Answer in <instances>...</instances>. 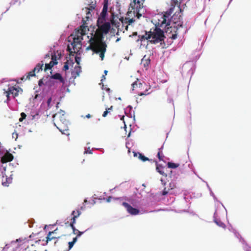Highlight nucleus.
I'll return each instance as SVG.
<instances>
[{
  "label": "nucleus",
  "instance_id": "nucleus-1",
  "mask_svg": "<svg viewBox=\"0 0 251 251\" xmlns=\"http://www.w3.org/2000/svg\"><path fill=\"white\" fill-rule=\"evenodd\" d=\"M171 15L168 12H165L163 16L161 17L162 20L158 22V25H160L161 27H163L164 25H165V27L166 29V32H172L174 31L175 33L173 34L170 38L172 39H176L177 38V31L178 30L179 27H183L182 23L179 22V23H177V22H174L173 20V17H172L171 19H170L171 17Z\"/></svg>",
  "mask_w": 251,
  "mask_h": 251
},
{
  "label": "nucleus",
  "instance_id": "nucleus-2",
  "mask_svg": "<svg viewBox=\"0 0 251 251\" xmlns=\"http://www.w3.org/2000/svg\"><path fill=\"white\" fill-rule=\"evenodd\" d=\"M165 38L163 31L157 26L151 29L149 32L146 31L145 35L141 37L142 40H149L153 44L163 41Z\"/></svg>",
  "mask_w": 251,
  "mask_h": 251
},
{
  "label": "nucleus",
  "instance_id": "nucleus-3",
  "mask_svg": "<svg viewBox=\"0 0 251 251\" xmlns=\"http://www.w3.org/2000/svg\"><path fill=\"white\" fill-rule=\"evenodd\" d=\"M141 8L139 7L136 8V6L131 7L130 4L128 10L126 13V17L119 18V20L121 21L123 25H124L125 24L126 25V30L127 29L128 25L135 22V18L136 17L139 19L142 16V14L140 13V10Z\"/></svg>",
  "mask_w": 251,
  "mask_h": 251
},
{
  "label": "nucleus",
  "instance_id": "nucleus-4",
  "mask_svg": "<svg viewBox=\"0 0 251 251\" xmlns=\"http://www.w3.org/2000/svg\"><path fill=\"white\" fill-rule=\"evenodd\" d=\"M97 29L95 31L94 35L96 39H99L100 41H104V35H106L109 32L111 28V24L109 22L97 21Z\"/></svg>",
  "mask_w": 251,
  "mask_h": 251
},
{
  "label": "nucleus",
  "instance_id": "nucleus-5",
  "mask_svg": "<svg viewBox=\"0 0 251 251\" xmlns=\"http://www.w3.org/2000/svg\"><path fill=\"white\" fill-rule=\"evenodd\" d=\"M96 7L95 3H93L92 2L89 5L88 7H85L82 9V11H83L86 13V17L84 19H83V25L80 26V28L75 32L80 35V36H82L86 34V32L88 30V28L87 25H86L87 23L86 21H88L89 19L91 17V11L95 9Z\"/></svg>",
  "mask_w": 251,
  "mask_h": 251
},
{
  "label": "nucleus",
  "instance_id": "nucleus-6",
  "mask_svg": "<svg viewBox=\"0 0 251 251\" xmlns=\"http://www.w3.org/2000/svg\"><path fill=\"white\" fill-rule=\"evenodd\" d=\"M22 91V89L18 86L17 87L11 86L9 87L7 90H4L3 94L7 98L6 100L4 101L7 102L10 100L9 95L10 94L12 95L13 98H15L18 96L19 93Z\"/></svg>",
  "mask_w": 251,
  "mask_h": 251
},
{
  "label": "nucleus",
  "instance_id": "nucleus-7",
  "mask_svg": "<svg viewBox=\"0 0 251 251\" xmlns=\"http://www.w3.org/2000/svg\"><path fill=\"white\" fill-rule=\"evenodd\" d=\"M64 120L63 122H61L58 120L54 123L55 126L59 129V130L64 134H69V128L68 126V122L66 119Z\"/></svg>",
  "mask_w": 251,
  "mask_h": 251
},
{
  "label": "nucleus",
  "instance_id": "nucleus-8",
  "mask_svg": "<svg viewBox=\"0 0 251 251\" xmlns=\"http://www.w3.org/2000/svg\"><path fill=\"white\" fill-rule=\"evenodd\" d=\"M49 79L46 81L45 83V85L49 87H51L54 85V81L52 79L58 80L60 82L62 83V84H65V81L64 79L63 78L61 75L59 73H55L54 75L49 76Z\"/></svg>",
  "mask_w": 251,
  "mask_h": 251
},
{
  "label": "nucleus",
  "instance_id": "nucleus-9",
  "mask_svg": "<svg viewBox=\"0 0 251 251\" xmlns=\"http://www.w3.org/2000/svg\"><path fill=\"white\" fill-rule=\"evenodd\" d=\"M57 228L54 230L52 231H50L47 234L45 240H43L42 241L44 243L42 245L43 246H47L50 241L54 240V246H55L57 243V239L60 238V236H56L54 235V234L57 233Z\"/></svg>",
  "mask_w": 251,
  "mask_h": 251
},
{
  "label": "nucleus",
  "instance_id": "nucleus-10",
  "mask_svg": "<svg viewBox=\"0 0 251 251\" xmlns=\"http://www.w3.org/2000/svg\"><path fill=\"white\" fill-rule=\"evenodd\" d=\"M101 42V41L99 39H96L95 37L93 36V37H91L89 40L90 45L86 48V50H92L95 53L100 46V43Z\"/></svg>",
  "mask_w": 251,
  "mask_h": 251
},
{
  "label": "nucleus",
  "instance_id": "nucleus-11",
  "mask_svg": "<svg viewBox=\"0 0 251 251\" xmlns=\"http://www.w3.org/2000/svg\"><path fill=\"white\" fill-rule=\"evenodd\" d=\"M107 47V44L105 41H101L100 43V46L98 47L96 53H100V57L101 60H103L104 57V54L106 51V48Z\"/></svg>",
  "mask_w": 251,
  "mask_h": 251
},
{
  "label": "nucleus",
  "instance_id": "nucleus-12",
  "mask_svg": "<svg viewBox=\"0 0 251 251\" xmlns=\"http://www.w3.org/2000/svg\"><path fill=\"white\" fill-rule=\"evenodd\" d=\"M108 0H104L103 6L101 12L99 16L97 21H106V16L107 14Z\"/></svg>",
  "mask_w": 251,
  "mask_h": 251
},
{
  "label": "nucleus",
  "instance_id": "nucleus-13",
  "mask_svg": "<svg viewBox=\"0 0 251 251\" xmlns=\"http://www.w3.org/2000/svg\"><path fill=\"white\" fill-rule=\"evenodd\" d=\"M122 205L126 208L127 212L132 215H136L139 213V210L132 207L127 202H123Z\"/></svg>",
  "mask_w": 251,
  "mask_h": 251
},
{
  "label": "nucleus",
  "instance_id": "nucleus-14",
  "mask_svg": "<svg viewBox=\"0 0 251 251\" xmlns=\"http://www.w3.org/2000/svg\"><path fill=\"white\" fill-rule=\"evenodd\" d=\"M110 21L109 22L110 23L111 25H112L113 27L119 29L120 24H122L121 21H120L118 17L114 15L113 13H112L111 15Z\"/></svg>",
  "mask_w": 251,
  "mask_h": 251
},
{
  "label": "nucleus",
  "instance_id": "nucleus-15",
  "mask_svg": "<svg viewBox=\"0 0 251 251\" xmlns=\"http://www.w3.org/2000/svg\"><path fill=\"white\" fill-rule=\"evenodd\" d=\"M82 37L80 36V35L75 32V36L74 37L73 42L71 44V45L78 46V48H81V42L83 39Z\"/></svg>",
  "mask_w": 251,
  "mask_h": 251
},
{
  "label": "nucleus",
  "instance_id": "nucleus-16",
  "mask_svg": "<svg viewBox=\"0 0 251 251\" xmlns=\"http://www.w3.org/2000/svg\"><path fill=\"white\" fill-rule=\"evenodd\" d=\"M13 159V155L8 152H6L1 157V162L3 163L11 161Z\"/></svg>",
  "mask_w": 251,
  "mask_h": 251
},
{
  "label": "nucleus",
  "instance_id": "nucleus-17",
  "mask_svg": "<svg viewBox=\"0 0 251 251\" xmlns=\"http://www.w3.org/2000/svg\"><path fill=\"white\" fill-rule=\"evenodd\" d=\"M64 113L65 112L62 110H60V111L58 113H56L53 116V118L54 119V121H55L54 122H56V120H58L61 122H63L64 120L63 119H66L64 116Z\"/></svg>",
  "mask_w": 251,
  "mask_h": 251
},
{
  "label": "nucleus",
  "instance_id": "nucleus-18",
  "mask_svg": "<svg viewBox=\"0 0 251 251\" xmlns=\"http://www.w3.org/2000/svg\"><path fill=\"white\" fill-rule=\"evenodd\" d=\"M75 223V219H74V222H71L70 225L73 229V233L74 234L76 235V237H77V238L78 237H80L83 233V232L80 231L78 229H77L75 228V227L74 226V224Z\"/></svg>",
  "mask_w": 251,
  "mask_h": 251
},
{
  "label": "nucleus",
  "instance_id": "nucleus-19",
  "mask_svg": "<svg viewBox=\"0 0 251 251\" xmlns=\"http://www.w3.org/2000/svg\"><path fill=\"white\" fill-rule=\"evenodd\" d=\"M144 1V0H130V6L131 7L136 6V8L137 7L142 8Z\"/></svg>",
  "mask_w": 251,
  "mask_h": 251
},
{
  "label": "nucleus",
  "instance_id": "nucleus-20",
  "mask_svg": "<svg viewBox=\"0 0 251 251\" xmlns=\"http://www.w3.org/2000/svg\"><path fill=\"white\" fill-rule=\"evenodd\" d=\"M68 50L70 52V54H72L73 53H76L79 51V50L80 48H78V46H74V45H68Z\"/></svg>",
  "mask_w": 251,
  "mask_h": 251
},
{
  "label": "nucleus",
  "instance_id": "nucleus-21",
  "mask_svg": "<svg viewBox=\"0 0 251 251\" xmlns=\"http://www.w3.org/2000/svg\"><path fill=\"white\" fill-rule=\"evenodd\" d=\"M132 90H135V89H137L138 88H141L143 86V84L141 82V81L138 79H137L136 81H135L132 84Z\"/></svg>",
  "mask_w": 251,
  "mask_h": 251
},
{
  "label": "nucleus",
  "instance_id": "nucleus-22",
  "mask_svg": "<svg viewBox=\"0 0 251 251\" xmlns=\"http://www.w3.org/2000/svg\"><path fill=\"white\" fill-rule=\"evenodd\" d=\"M44 62L43 61H41L40 62L38 63L35 68L33 69L34 71L35 72V73H39L40 71H42L43 70V67L44 66Z\"/></svg>",
  "mask_w": 251,
  "mask_h": 251
},
{
  "label": "nucleus",
  "instance_id": "nucleus-23",
  "mask_svg": "<svg viewBox=\"0 0 251 251\" xmlns=\"http://www.w3.org/2000/svg\"><path fill=\"white\" fill-rule=\"evenodd\" d=\"M35 72L34 71V70L33 69L32 71L29 72L28 73H27V75H26V77H25V76H23L22 78V80H26L27 79H29L30 77H32V76H35Z\"/></svg>",
  "mask_w": 251,
  "mask_h": 251
},
{
  "label": "nucleus",
  "instance_id": "nucleus-24",
  "mask_svg": "<svg viewBox=\"0 0 251 251\" xmlns=\"http://www.w3.org/2000/svg\"><path fill=\"white\" fill-rule=\"evenodd\" d=\"M163 147L162 146L160 148L158 149V151L157 153V157L160 161H163L164 155L163 153L162 149Z\"/></svg>",
  "mask_w": 251,
  "mask_h": 251
},
{
  "label": "nucleus",
  "instance_id": "nucleus-25",
  "mask_svg": "<svg viewBox=\"0 0 251 251\" xmlns=\"http://www.w3.org/2000/svg\"><path fill=\"white\" fill-rule=\"evenodd\" d=\"M80 72V67L78 66L77 67L75 68L74 71H73L72 72V75L73 77L75 78L79 75Z\"/></svg>",
  "mask_w": 251,
  "mask_h": 251
},
{
  "label": "nucleus",
  "instance_id": "nucleus-26",
  "mask_svg": "<svg viewBox=\"0 0 251 251\" xmlns=\"http://www.w3.org/2000/svg\"><path fill=\"white\" fill-rule=\"evenodd\" d=\"M156 169L157 170V171L161 175H163V176H167V174H166L165 173H164V172H163V170L164 169V167H162V166L161 165H158L157 163H156Z\"/></svg>",
  "mask_w": 251,
  "mask_h": 251
},
{
  "label": "nucleus",
  "instance_id": "nucleus-27",
  "mask_svg": "<svg viewBox=\"0 0 251 251\" xmlns=\"http://www.w3.org/2000/svg\"><path fill=\"white\" fill-rule=\"evenodd\" d=\"M80 212L77 210L76 211H73L72 212V215L73 216V217L72 218V222H74V219H75V220L76 218H77L80 215Z\"/></svg>",
  "mask_w": 251,
  "mask_h": 251
},
{
  "label": "nucleus",
  "instance_id": "nucleus-28",
  "mask_svg": "<svg viewBox=\"0 0 251 251\" xmlns=\"http://www.w3.org/2000/svg\"><path fill=\"white\" fill-rule=\"evenodd\" d=\"M11 182V179L10 178H7L6 176H2V183L4 186H8V184Z\"/></svg>",
  "mask_w": 251,
  "mask_h": 251
},
{
  "label": "nucleus",
  "instance_id": "nucleus-29",
  "mask_svg": "<svg viewBox=\"0 0 251 251\" xmlns=\"http://www.w3.org/2000/svg\"><path fill=\"white\" fill-rule=\"evenodd\" d=\"M77 237H75L73 238L72 241L69 242L68 243L69 248H68V251L70 250L73 248V247L74 246L75 243L77 241Z\"/></svg>",
  "mask_w": 251,
  "mask_h": 251
},
{
  "label": "nucleus",
  "instance_id": "nucleus-30",
  "mask_svg": "<svg viewBox=\"0 0 251 251\" xmlns=\"http://www.w3.org/2000/svg\"><path fill=\"white\" fill-rule=\"evenodd\" d=\"M61 54L60 53H58L57 55L54 53L51 55V61H54V62H57V60L59 59L61 57Z\"/></svg>",
  "mask_w": 251,
  "mask_h": 251
},
{
  "label": "nucleus",
  "instance_id": "nucleus-31",
  "mask_svg": "<svg viewBox=\"0 0 251 251\" xmlns=\"http://www.w3.org/2000/svg\"><path fill=\"white\" fill-rule=\"evenodd\" d=\"M179 166V164H176L173 162H168L167 163V166L169 168L175 169Z\"/></svg>",
  "mask_w": 251,
  "mask_h": 251
},
{
  "label": "nucleus",
  "instance_id": "nucleus-32",
  "mask_svg": "<svg viewBox=\"0 0 251 251\" xmlns=\"http://www.w3.org/2000/svg\"><path fill=\"white\" fill-rule=\"evenodd\" d=\"M113 111V106H110L109 108H106V110L103 112L102 116L103 117H106L108 113H111Z\"/></svg>",
  "mask_w": 251,
  "mask_h": 251
},
{
  "label": "nucleus",
  "instance_id": "nucleus-33",
  "mask_svg": "<svg viewBox=\"0 0 251 251\" xmlns=\"http://www.w3.org/2000/svg\"><path fill=\"white\" fill-rule=\"evenodd\" d=\"M139 154V158L142 160L143 161L145 162L147 160H149V158L147 157H146L145 156H144V155H143L141 153H138Z\"/></svg>",
  "mask_w": 251,
  "mask_h": 251
},
{
  "label": "nucleus",
  "instance_id": "nucleus-34",
  "mask_svg": "<svg viewBox=\"0 0 251 251\" xmlns=\"http://www.w3.org/2000/svg\"><path fill=\"white\" fill-rule=\"evenodd\" d=\"M26 116V115L25 113H24V112L21 113V117L19 119V121L22 122L23 121V120L25 119Z\"/></svg>",
  "mask_w": 251,
  "mask_h": 251
},
{
  "label": "nucleus",
  "instance_id": "nucleus-35",
  "mask_svg": "<svg viewBox=\"0 0 251 251\" xmlns=\"http://www.w3.org/2000/svg\"><path fill=\"white\" fill-rule=\"evenodd\" d=\"M169 189H173L176 187V184L174 182H171L169 183Z\"/></svg>",
  "mask_w": 251,
  "mask_h": 251
},
{
  "label": "nucleus",
  "instance_id": "nucleus-36",
  "mask_svg": "<svg viewBox=\"0 0 251 251\" xmlns=\"http://www.w3.org/2000/svg\"><path fill=\"white\" fill-rule=\"evenodd\" d=\"M51 69V68L50 66V65L49 64V63L45 64V68H44L45 71H46L48 70H50Z\"/></svg>",
  "mask_w": 251,
  "mask_h": 251
},
{
  "label": "nucleus",
  "instance_id": "nucleus-37",
  "mask_svg": "<svg viewBox=\"0 0 251 251\" xmlns=\"http://www.w3.org/2000/svg\"><path fill=\"white\" fill-rule=\"evenodd\" d=\"M58 63L57 62H54V61H51L49 64L50 65L51 68H52L54 65H56Z\"/></svg>",
  "mask_w": 251,
  "mask_h": 251
},
{
  "label": "nucleus",
  "instance_id": "nucleus-38",
  "mask_svg": "<svg viewBox=\"0 0 251 251\" xmlns=\"http://www.w3.org/2000/svg\"><path fill=\"white\" fill-rule=\"evenodd\" d=\"M69 69V66L67 62H66L64 65L63 70L65 71L68 70Z\"/></svg>",
  "mask_w": 251,
  "mask_h": 251
},
{
  "label": "nucleus",
  "instance_id": "nucleus-39",
  "mask_svg": "<svg viewBox=\"0 0 251 251\" xmlns=\"http://www.w3.org/2000/svg\"><path fill=\"white\" fill-rule=\"evenodd\" d=\"M43 78L40 79L38 81V85L39 87H42L43 85H45L43 82Z\"/></svg>",
  "mask_w": 251,
  "mask_h": 251
},
{
  "label": "nucleus",
  "instance_id": "nucleus-40",
  "mask_svg": "<svg viewBox=\"0 0 251 251\" xmlns=\"http://www.w3.org/2000/svg\"><path fill=\"white\" fill-rule=\"evenodd\" d=\"M174 7L170 8L168 10H167L166 12H168V13L170 14L171 15L173 12Z\"/></svg>",
  "mask_w": 251,
  "mask_h": 251
},
{
  "label": "nucleus",
  "instance_id": "nucleus-41",
  "mask_svg": "<svg viewBox=\"0 0 251 251\" xmlns=\"http://www.w3.org/2000/svg\"><path fill=\"white\" fill-rule=\"evenodd\" d=\"M51 100H52L51 98L50 97V98L48 99V100H47V104H48V107L49 108H50V104L51 102Z\"/></svg>",
  "mask_w": 251,
  "mask_h": 251
},
{
  "label": "nucleus",
  "instance_id": "nucleus-42",
  "mask_svg": "<svg viewBox=\"0 0 251 251\" xmlns=\"http://www.w3.org/2000/svg\"><path fill=\"white\" fill-rule=\"evenodd\" d=\"M216 223L222 227L224 228L226 226L222 222H220V223H219L218 222H216Z\"/></svg>",
  "mask_w": 251,
  "mask_h": 251
},
{
  "label": "nucleus",
  "instance_id": "nucleus-43",
  "mask_svg": "<svg viewBox=\"0 0 251 251\" xmlns=\"http://www.w3.org/2000/svg\"><path fill=\"white\" fill-rule=\"evenodd\" d=\"M19 1L20 0H12L10 2V4L11 5H14L16 3L19 2Z\"/></svg>",
  "mask_w": 251,
  "mask_h": 251
},
{
  "label": "nucleus",
  "instance_id": "nucleus-44",
  "mask_svg": "<svg viewBox=\"0 0 251 251\" xmlns=\"http://www.w3.org/2000/svg\"><path fill=\"white\" fill-rule=\"evenodd\" d=\"M168 193V191L166 190L165 188L162 192V195L165 196Z\"/></svg>",
  "mask_w": 251,
  "mask_h": 251
},
{
  "label": "nucleus",
  "instance_id": "nucleus-45",
  "mask_svg": "<svg viewBox=\"0 0 251 251\" xmlns=\"http://www.w3.org/2000/svg\"><path fill=\"white\" fill-rule=\"evenodd\" d=\"M84 153H90V154H91L92 153V151L90 149V148H89L87 151H84Z\"/></svg>",
  "mask_w": 251,
  "mask_h": 251
},
{
  "label": "nucleus",
  "instance_id": "nucleus-46",
  "mask_svg": "<svg viewBox=\"0 0 251 251\" xmlns=\"http://www.w3.org/2000/svg\"><path fill=\"white\" fill-rule=\"evenodd\" d=\"M103 86H104L103 85H102V87H103ZM102 89L105 90V91H106L107 92H109V93L110 91V89L109 88H107V87H105V88L103 87Z\"/></svg>",
  "mask_w": 251,
  "mask_h": 251
},
{
  "label": "nucleus",
  "instance_id": "nucleus-47",
  "mask_svg": "<svg viewBox=\"0 0 251 251\" xmlns=\"http://www.w3.org/2000/svg\"><path fill=\"white\" fill-rule=\"evenodd\" d=\"M105 79V75H102V77H101V83L102 82V81L103 80H104Z\"/></svg>",
  "mask_w": 251,
  "mask_h": 251
},
{
  "label": "nucleus",
  "instance_id": "nucleus-48",
  "mask_svg": "<svg viewBox=\"0 0 251 251\" xmlns=\"http://www.w3.org/2000/svg\"><path fill=\"white\" fill-rule=\"evenodd\" d=\"M79 58H76L75 57V61L77 63V64H79V61L78 59H79Z\"/></svg>",
  "mask_w": 251,
  "mask_h": 251
},
{
  "label": "nucleus",
  "instance_id": "nucleus-49",
  "mask_svg": "<svg viewBox=\"0 0 251 251\" xmlns=\"http://www.w3.org/2000/svg\"><path fill=\"white\" fill-rule=\"evenodd\" d=\"M111 198H112V197H109L108 198V199H107V202H110V201H111Z\"/></svg>",
  "mask_w": 251,
  "mask_h": 251
},
{
  "label": "nucleus",
  "instance_id": "nucleus-50",
  "mask_svg": "<svg viewBox=\"0 0 251 251\" xmlns=\"http://www.w3.org/2000/svg\"><path fill=\"white\" fill-rule=\"evenodd\" d=\"M91 117V115L90 114H88L86 115V117L87 118H90Z\"/></svg>",
  "mask_w": 251,
  "mask_h": 251
},
{
  "label": "nucleus",
  "instance_id": "nucleus-51",
  "mask_svg": "<svg viewBox=\"0 0 251 251\" xmlns=\"http://www.w3.org/2000/svg\"><path fill=\"white\" fill-rule=\"evenodd\" d=\"M146 95V94H145V93H142V92L140 93L139 94V96H143V95Z\"/></svg>",
  "mask_w": 251,
  "mask_h": 251
},
{
  "label": "nucleus",
  "instance_id": "nucleus-52",
  "mask_svg": "<svg viewBox=\"0 0 251 251\" xmlns=\"http://www.w3.org/2000/svg\"><path fill=\"white\" fill-rule=\"evenodd\" d=\"M41 241V240H37V241H36L35 242V243H36V244H39Z\"/></svg>",
  "mask_w": 251,
  "mask_h": 251
},
{
  "label": "nucleus",
  "instance_id": "nucleus-53",
  "mask_svg": "<svg viewBox=\"0 0 251 251\" xmlns=\"http://www.w3.org/2000/svg\"><path fill=\"white\" fill-rule=\"evenodd\" d=\"M107 73H108V71H106V70H105V71H104V75H107Z\"/></svg>",
  "mask_w": 251,
  "mask_h": 251
},
{
  "label": "nucleus",
  "instance_id": "nucleus-54",
  "mask_svg": "<svg viewBox=\"0 0 251 251\" xmlns=\"http://www.w3.org/2000/svg\"><path fill=\"white\" fill-rule=\"evenodd\" d=\"M8 248V245H5V246L3 248V249H7V248Z\"/></svg>",
  "mask_w": 251,
  "mask_h": 251
},
{
  "label": "nucleus",
  "instance_id": "nucleus-55",
  "mask_svg": "<svg viewBox=\"0 0 251 251\" xmlns=\"http://www.w3.org/2000/svg\"><path fill=\"white\" fill-rule=\"evenodd\" d=\"M87 201V200H84V202H86Z\"/></svg>",
  "mask_w": 251,
  "mask_h": 251
}]
</instances>
